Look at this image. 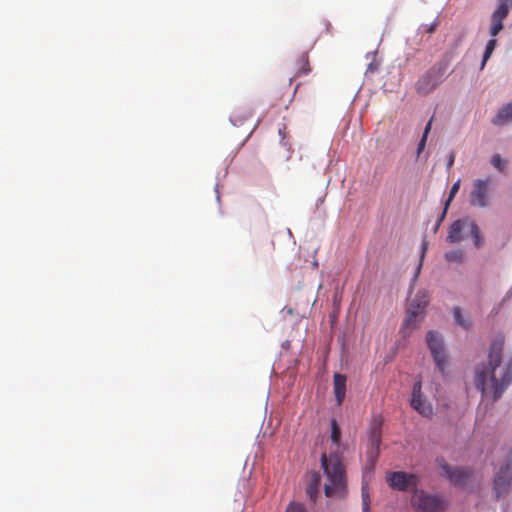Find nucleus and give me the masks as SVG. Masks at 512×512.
<instances>
[{
  "label": "nucleus",
  "mask_w": 512,
  "mask_h": 512,
  "mask_svg": "<svg viewBox=\"0 0 512 512\" xmlns=\"http://www.w3.org/2000/svg\"><path fill=\"white\" fill-rule=\"evenodd\" d=\"M504 344V336H497L490 345L488 364L478 366L475 369L474 384L476 388L481 392L482 396H485L488 392L487 381L489 379L491 383L490 388L493 392V401H497L512 383V358L506 361L501 379L498 380L495 375L496 369L502 362Z\"/></svg>",
  "instance_id": "f257e3e1"
},
{
  "label": "nucleus",
  "mask_w": 512,
  "mask_h": 512,
  "mask_svg": "<svg viewBox=\"0 0 512 512\" xmlns=\"http://www.w3.org/2000/svg\"><path fill=\"white\" fill-rule=\"evenodd\" d=\"M320 461L327 478L324 485L325 496L344 498L347 494V479L341 456L338 453H330L329 456L322 453Z\"/></svg>",
  "instance_id": "f03ea898"
},
{
  "label": "nucleus",
  "mask_w": 512,
  "mask_h": 512,
  "mask_svg": "<svg viewBox=\"0 0 512 512\" xmlns=\"http://www.w3.org/2000/svg\"><path fill=\"white\" fill-rule=\"evenodd\" d=\"M497 2V7L491 15V26L489 29V34L492 39H490L486 44L480 67L481 70L485 67L487 61L495 50L497 45V40L495 37L503 29V20L508 16L510 10L512 9V0H497Z\"/></svg>",
  "instance_id": "7ed1b4c3"
},
{
  "label": "nucleus",
  "mask_w": 512,
  "mask_h": 512,
  "mask_svg": "<svg viewBox=\"0 0 512 512\" xmlns=\"http://www.w3.org/2000/svg\"><path fill=\"white\" fill-rule=\"evenodd\" d=\"M411 506L417 512H443L447 501L437 494H430L422 489H414Z\"/></svg>",
  "instance_id": "20e7f679"
},
{
  "label": "nucleus",
  "mask_w": 512,
  "mask_h": 512,
  "mask_svg": "<svg viewBox=\"0 0 512 512\" xmlns=\"http://www.w3.org/2000/svg\"><path fill=\"white\" fill-rule=\"evenodd\" d=\"M467 228L470 229L474 245L477 248H480L483 245L484 240L481 235L479 226L476 224V222L471 221L468 218L454 221L449 228L446 240L449 243H458L462 241L464 238L463 231Z\"/></svg>",
  "instance_id": "39448f33"
},
{
  "label": "nucleus",
  "mask_w": 512,
  "mask_h": 512,
  "mask_svg": "<svg viewBox=\"0 0 512 512\" xmlns=\"http://www.w3.org/2000/svg\"><path fill=\"white\" fill-rule=\"evenodd\" d=\"M491 184L490 178L475 179L469 193V204L477 208H486L491 201Z\"/></svg>",
  "instance_id": "423d86ee"
},
{
  "label": "nucleus",
  "mask_w": 512,
  "mask_h": 512,
  "mask_svg": "<svg viewBox=\"0 0 512 512\" xmlns=\"http://www.w3.org/2000/svg\"><path fill=\"white\" fill-rule=\"evenodd\" d=\"M444 69L440 66H433L419 77L416 82V91L421 95L432 92L443 80Z\"/></svg>",
  "instance_id": "0eeeda50"
},
{
  "label": "nucleus",
  "mask_w": 512,
  "mask_h": 512,
  "mask_svg": "<svg viewBox=\"0 0 512 512\" xmlns=\"http://www.w3.org/2000/svg\"><path fill=\"white\" fill-rule=\"evenodd\" d=\"M386 481L391 488L398 491H407L411 489L412 492H414V489H416L419 484V478L416 474L402 471L387 473Z\"/></svg>",
  "instance_id": "6e6552de"
},
{
  "label": "nucleus",
  "mask_w": 512,
  "mask_h": 512,
  "mask_svg": "<svg viewBox=\"0 0 512 512\" xmlns=\"http://www.w3.org/2000/svg\"><path fill=\"white\" fill-rule=\"evenodd\" d=\"M426 340L437 367L443 372L446 364V354L442 338L436 332L429 331Z\"/></svg>",
  "instance_id": "1a4fd4ad"
},
{
  "label": "nucleus",
  "mask_w": 512,
  "mask_h": 512,
  "mask_svg": "<svg viewBox=\"0 0 512 512\" xmlns=\"http://www.w3.org/2000/svg\"><path fill=\"white\" fill-rule=\"evenodd\" d=\"M440 467L442 469L443 475L454 485L464 486L469 481L472 472L468 469H463L459 467H451L447 463H441Z\"/></svg>",
  "instance_id": "9d476101"
},
{
  "label": "nucleus",
  "mask_w": 512,
  "mask_h": 512,
  "mask_svg": "<svg viewBox=\"0 0 512 512\" xmlns=\"http://www.w3.org/2000/svg\"><path fill=\"white\" fill-rule=\"evenodd\" d=\"M421 389V381L415 382L412 390L411 406L422 416L431 417L433 414V407L422 398Z\"/></svg>",
  "instance_id": "9b49d317"
},
{
  "label": "nucleus",
  "mask_w": 512,
  "mask_h": 512,
  "mask_svg": "<svg viewBox=\"0 0 512 512\" xmlns=\"http://www.w3.org/2000/svg\"><path fill=\"white\" fill-rule=\"evenodd\" d=\"M369 443L368 457L373 465L379 454V447L381 443V422L374 421L369 430Z\"/></svg>",
  "instance_id": "f8f14e48"
},
{
  "label": "nucleus",
  "mask_w": 512,
  "mask_h": 512,
  "mask_svg": "<svg viewBox=\"0 0 512 512\" xmlns=\"http://www.w3.org/2000/svg\"><path fill=\"white\" fill-rule=\"evenodd\" d=\"M512 487L511 479L507 478L503 471H500L494 478L493 481V490L495 492V497L497 500L505 497Z\"/></svg>",
  "instance_id": "ddd939ff"
},
{
  "label": "nucleus",
  "mask_w": 512,
  "mask_h": 512,
  "mask_svg": "<svg viewBox=\"0 0 512 512\" xmlns=\"http://www.w3.org/2000/svg\"><path fill=\"white\" fill-rule=\"evenodd\" d=\"M333 391L338 405H341L346 395V376L335 373L333 376Z\"/></svg>",
  "instance_id": "4468645a"
},
{
  "label": "nucleus",
  "mask_w": 512,
  "mask_h": 512,
  "mask_svg": "<svg viewBox=\"0 0 512 512\" xmlns=\"http://www.w3.org/2000/svg\"><path fill=\"white\" fill-rule=\"evenodd\" d=\"M294 69L295 74L293 77L289 79V84H291L294 78L300 77L302 75H307L311 72L308 52H303L299 55L295 62Z\"/></svg>",
  "instance_id": "2eb2a0df"
},
{
  "label": "nucleus",
  "mask_w": 512,
  "mask_h": 512,
  "mask_svg": "<svg viewBox=\"0 0 512 512\" xmlns=\"http://www.w3.org/2000/svg\"><path fill=\"white\" fill-rule=\"evenodd\" d=\"M512 121V103H508L499 109L497 115L492 119L496 126L505 125Z\"/></svg>",
  "instance_id": "dca6fc26"
},
{
  "label": "nucleus",
  "mask_w": 512,
  "mask_h": 512,
  "mask_svg": "<svg viewBox=\"0 0 512 512\" xmlns=\"http://www.w3.org/2000/svg\"><path fill=\"white\" fill-rule=\"evenodd\" d=\"M320 484H321V476L318 472H314L312 474L311 480L306 488L307 495L313 501H315L317 498V495L319 493Z\"/></svg>",
  "instance_id": "f3484780"
},
{
  "label": "nucleus",
  "mask_w": 512,
  "mask_h": 512,
  "mask_svg": "<svg viewBox=\"0 0 512 512\" xmlns=\"http://www.w3.org/2000/svg\"><path fill=\"white\" fill-rule=\"evenodd\" d=\"M428 303L427 296L423 293H418L415 298L410 302L409 308H415L418 311V315L422 314Z\"/></svg>",
  "instance_id": "a211bd4d"
},
{
  "label": "nucleus",
  "mask_w": 512,
  "mask_h": 512,
  "mask_svg": "<svg viewBox=\"0 0 512 512\" xmlns=\"http://www.w3.org/2000/svg\"><path fill=\"white\" fill-rule=\"evenodd\" d=\"M444 258L449 263H462L464 260V254L461 249L448 251L444 254Z\"/></svg>",
  "instance_id": "6ab92c4d"
},
{
  "label": "nucleus",
  "mask_w": 512,
  "mask_h": 512,
  "mask_svg": "<svg viewBox=\"0 0 512 512\" xmlns=\"http://www.w3.org/2000/svg\"><path fill=\"white\" fill-rule=\"evenodd\" d=\"M331 441L334 445L339 446L341 440V429L335 419H332L331 422Z\"/></svg>",
  "instance_id": "aec40b11"
},
{
  "label": "nucleus",
  "mask_w": 512,
  "mask_h": 512,
  "mask_svg": "<svg viewBox=\"0 0 512 512\" xmlns=\"http://www.w3.org/2000/svg\"><path fill=\"white\" fill-rule=\"evenodd\" d=\"M431 125H432V119L426 124L423 136L418 144V147H417V155L418 156L422 153V151L424 150V148L426 146V141H427L428 134L431 130Z\"/></svg>",
  "instance_id": "412c9836"
},
{
  "label": "nucleus",
  "mask_w": 512,
  "mask_h": 512,
  "mask_svg": "<svg viewBox=\"0 0 512 512\" xmlns=\"http://www.w3.org/2000/svg\"><path fill=\"white\" fill-rule=\"evenodd\" d=\"M418 316H419L418 315V311H416L414 307L413 308H409L408 312H407V315L405 317V320H404V325L407 328L414 327L415 326L416 318Z\"/></svg>",
  "instance_id": "4be33fe9"
},
{
  "label": "nucleus",
  "mask_w": 512,
  "mask_h": 512,
  "mask_svg": "<svg viewBox=\"0 0 512 512\" xmlns=\"http://www.w3.org/2000/svg\"><path fill=\"white\" fill-rule=\"evenodd\" d=\"M251 116L249 111H246L243 115L239 112L235 111L232 113L230 120L233 125H241L244 120L248 119Z\"/></svg>",
  "instance_id": "5701e85b"
},
{
  "label": "nucleus",
  "mask_w": 512,
  "mask_h": 512,
  "mask_svg": "<svg viewBox=\"0 0 512 512\" xmlns=\"http://www.w3.org/2000/svg\"><path fill=\"white\" fill-rule=\"evenodd\" d=\"M453 315H454V319L456 321V323L464 328H469L470 327V323L466 322L464 319H463V316H462V313H461V310L459 307H455L453 309Z\"/></svg>",
  "instance_id": "b1692460"
},
{
  "label": "nucleus",
  "mask_w": 512,
  "mask_h": 512,
  "mask_svg": "<svg viewBox=\"0 0 512 512\" xmlns=\"http://www.w3.org/2000/svg\"><path fill=\"white\" fill-rule=\"evenodd\" d=\"M285 512H308V510L303 504L293 501L288 504Z\"/></svg>",
  "instance_id": "393cba45"
},
{
  "label": "nucleus",
  "mask_w": 512,
  "mask_h": 512,
  "mask_svg": "<svg viewBox=\"0 0 512 512\" xmlns=\"http://www.w3.org/2000/svg\"><path fill=\"white\" fill-rule=\"evenodd\" d=\"M491 164L501 172L505 170V162L502 160L499 154H495L491 158Z\"/></svg>",
  "instance_id": "a878e982"
},
{
  "label": "nucleus",
  "mask_w": 512,
  "mask_h": 512,
  "mask_svg": "<svg viewBox=\"0 0 512 512\" xmlns=\"http://www.w3.org/2000/svg\"><path fill=\"white\" fill-rule=\"evenodd\" d=\"M361 496H362V506H365V504L367 506H370V497H369L368 487L366 484L362 485Z\"/></svg>",
  "instance_id": "bb28decb"
},
{
  "label": "nucleus",
  "mask_w": 512,
  "mask_h": 512,
  "mask_svg": "<svg viewBox=\"0 0 512 512\" xmlns=\"http://www.w3.org/2000/svg\"><path fill=\"white\" fill-rule=\"evenodd\" d=\"M426 251H427V243L424 241L423 244H422L420 262L418 264V267H417V270H416V274H418L420 272V269L422 267V263H423Z\"/></svg>",
  "instance_id": "cd10ccee"
},
{
  "label": "nucleus",
  "mask_w": 512,
  "mask_h": 512,
  "mask_svg": "<svg viewBox=\"0 0 512 512\" xmlns=\"http://www.w3.org/2000/svg\"><path fill=\"white\" fill-rule=\"evenodd\" d=\"M459 188H460V181L458 180L457 182H455L451 189H450V192H449V198H448V201H447V204L449 203V201L456 195V193L459 191Z\"/></svg>",
  "instance_id": "c85d7f7f"
},
{
  "label": "nucleus",
  "mask_w": 512,
  "mask_h": 512,
  "mask_svg": "<svg viewBox=\"0 0 512 512\" xmlns=\"http://www.w3.org/2000/svg\"><path fill=\"white\" fill-rule=\"evenodd\" d=\"M454 161H455V153L450 152L449 155L447 156V161H446V167L448 170H450L452 168V166L454 165Z\"/></svg>",
  "instance_id": "c756f323"
},
{
  "label": "nucleus",
  "mask_w": 512,
  "mask_h": 512,
  "mask_svg": "<svg viewBox=\"0 0 512 512\" xmlns=\"http://www.w3.org/2000/svg\"><path fill=\"white\" fill-rule=\"evenodd\" d=\"M436 27H437V23H433V24H431V25L427 28V32H428V33H433V32L436 30Z\"/></svg>",
  "instance_id": "7c9ffc66"
},
{
  "label": "nucleus",
  "mask_w": 512,
  "mask_h": 512,
  "mask_svg": "<svg viewBox=\"0 0 512 512\" xmlns=\"http://www.w3.org/2000/svg\"><path fill=\"white\" fill-rule=\"evenodd\" d=\"M362 512H370V506H367L365 504V506H362Z\"/></svg>",
  "instance_id": "2f4dec72"
},
{
  "label": "nucleus",
  "mask_w": 512,
  "mask_h": 512,
  "mask_svg": "<svg viewBox=\"0 0 512 512\" xmlns=\"http://www.w3.org/2000/svg\"><path fill=\"white\" fill-rule=\"evenodd\" d=\"M445 214H446V211H443V214H442V216H441V218H440V221L443 219V217H444V215H445Z\"/></svg>",
  "instance_id": "473e14b6"
}]
</instances>
